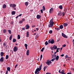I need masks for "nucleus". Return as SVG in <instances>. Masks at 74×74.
<instances>
[{"mask_svg":"<svg viewBox=\"0 0 74 74\" xmlns=\"http://www.w3.org/2000/svg\"><path fill=\"white\" fill-rule=\"evenodd\" d=\"M41 67H42V64H41L40 66H39V67L38 68H37L35 71V74H40V71L41 70Z\"/></svg>","mask_w":74,"mask_h":74,"instance_id":"1","label":"nucleus"},{"mask_svg":"<svg viewBox=\"0 0 74 74\" xmlns=\"http://www.w3.org/2000/svg\"><path fill=\"white\" fill-rule=\"evenodd\" d=\"M53 18H52L49 22V24L48 25V27H52L54 24V22L53 21Z\"/></svg>","mask_w":74,"mask_h":74,"instance_id":"2","label":"nucleus"},{"mask_svg":"<svg viewBox=\"0 0 74 74\" xmlns=\"http://www.w3.org/2000/svg\"><path fill=\"white\" fill-rule=\"evenodd\" d=\"M51 39H49L48 40V42L49 44H54L55 42V41L53 40L52 39V38H51Z\"/></svg>","mask_w":74,"mask_h":74,"instance_id":"3","label":"nucleus"},{"mask_svg":"<svg viewBox=\"0 0 74 74\" xmlns=\"http://www.w3.org/2000/svg\"><path fill=\"white\" fill-rule=\"evenodd\" d=\"M18 48L16 46H15L13 49V51L14 52H16L18 50Z\"/></svg>","mask_w":74,"mask_h":74,"instance_id":"4","label":"nucleus"},{"mask_svg":"<svg viewBox=\"0 0 74 74\" xmlns=\"http://www.w3.org/2000/svg\"><path fill=\"white\" fill-rule=\"evenodd\" d=\"M46 63L47 64V65L49 66V65H50V64H51V63H52V62H51V61L50 60L49 61L47 62Z\"/></svg>","mask_w":74,"mask_h":74,"instance_id":"5","label":"nucleus"},{"mask_svg":"<svg viewBox=\"0 0 74 74\" xmlns=\"http://www.w3.org/2000/svg\"><path fill=\"white\" fill-rule=\"evenodd\" d=\"M62 37H64V38H67L68 37L67 36H66V35L63 34V33H62Z\"/></svg>","mask_w":74,"mask_h":74,"instance_id":"6","label":"nucleus"},{"mask_svg":"<svg viewBox=\"0 0 74 74\" xmlns=\"http://www.w3.org/2000/svg\"><path fill=\"white\" fill-rule=\"evenodd\" d=\"M53 8H51L49 10V13H52L53 12Z\"/></svg>","mask_w":74,"mask_h":74,"instance_id":"7","label":"nucleus"},{"mask_svg":"<svg viewBox=\"0 0 74 74\" xmlns=\"http://www.w3.org/2000/svg\"><path fill=\"white\" fill-rule=\"evenodd\" d=\"M58 15V16H62V12H61V11H60L59 12Z\"/></svg>","mask_w":74,"mask_h":74,"instance_id":"8","label":"nucleus"},{"mask_svg":"<svg viewBox=\"0 0 74 74\" xmlns=\"http://www.w3.org/2000/svg\"><path fill=\"white\" fill-rule=\"evenodd\" d=\"M36 18L38 19H40L41 18V15L38 14L36 16Z\"/></svg>","mask_w":74,"mask_h":74,"instance_id":"9","label":"nucleus"},{"mask_svg":"<svg viewBox=\"0 0 74 74\" xmlns=\"http://www.w3.org/2000/svg\"><path fill=\"white\" fill-rule=\"evenodd\" d=\"M26 29H28L30 28V27L28 24H27L25 26Z\"/></svg>","mask_w":74,"mask_h":74,"instance_id":"10","label":"nucleus"},{"mask_svg":"<svg viewBox=\"0 0 74 74\" xmlns=\"http://www.w3.org/2000/svg\"><path fill=\"white\" fill-rule=\"evenodd\" d=\"M4 61V59H3V57H2L1 58V59H0V62H3Z\"/></svg>","mask_w":74,"mask_h":74,"instance_id":"11","label":"nucleus"},{"mask_svg":"<svg viewBox=\"0 0 74 74\" xmlns=\"http://www.w3.org/2000/svg\"><path fill=\"white\" fill-rule=\"evenodd\" d=\"M7 7V5H6L5 4H4L3 5V8L4 9L6 8Z\"/></svg>","mask_w":74,"mask_h":74,"instance_id":"12","label":"nucleus"},{"mask_svg":"<svg viewBox=\"0 0 74 74\" xmlns=\"http://www.w3.org/2000/svg\"><path fill=\"white\" fill-rule=\"evenodd\" d=\"M57 48H58V47L55 45H54L53 46V48L54 49H57Z\"/></svg>","mask_w":74,"mask_h":74,"instance_id":"13","label":"nucleus"},{"mask_svg":"<svg viewBox=\"0 0 74 74\" xmlns=\"http://www.w3.org/2000/svg\"><path fill=\"white\" fill-rule=\"evenodd\" d=\"M26 54L27 56H29V50H27V51Z\"/></svg>","mask_w":74,"mask_h":74,"instance_id":"14","label":"nucleus"},{"mask_svg":"<svg viewBox=\"0 0 74 74\" xmlns=\"http://www.w3.org/2000/svg\"><path fill=\"white\" fill-rule=\"evenodd\" d=\"M29 36V32L27 31L26 32V37H28Z\"/></svg>","mask_w":74,"mask_h":74,"instance_id":"15","label":"nucleus"},{"mask_svg":"<svg viewBox=\"0 0 74 74\" xmlns=\"http://www.w3.org/2000/svg\"><path fill=\"white\" fill-rule=\"evenodd\" d=\"M59 56H57L56 58V60L57 61L59 59Z\"/></svg>","mask_w":74,"mask_h":74,"instance_id":"16","label":"nucleus"},{"mask_svg":"<svg viewBox=\"0 0 74 74\" xmlns=\"http://www.w3.org/2000/svg\"><path fill=\"white\" fill-rule=\"evenodd\" d=\"M3 54L4 53H3V52H1L0 53L1 56V57H3Z\"/></svg>","mask_w":74,"mask_h":74,"instance_id":"17","label":"nucleus"},{"mask_svg":"<svg viewBox=\"0 0 74 74\" xmlns=\"http://www.w3.org/2000/svg\"><path fill=\"white\" fill-rule=\"evenodd\" d=\"M63 28V26L62 25H61L60 26V29H62Z\"/></svg>","mask_w":74,"mask_h":74,"instance_id":"18","label":"nucleus"},{"mask_svg":"<svg viewBox=\"0 0 74 74\" xmlns=\"http://www.w3.org/2000/svg\"><path fill=\"white\" fill-rule=\"evenodd\" d=\"M59 8L60 9V10H62L63 9V7L62 6V5H60L59 6Z\"/></svg>","mask_w":74,"mask_h":74,"instance_id":"19","label":"nucleus"},{"mask_svg":"<svg viewBox=\"0 0 74 74\" xmlns=\"http://www.w3.org/2000/svg\"><path fill=\"white\" fill-rule=\"evenodd\" d=\"M63 25L64 27H66L68 25V24L66 23H64L63 24Z\"/></svg>","mask_w":74,"mask_h":74,"instance_id":"20","label":"nucleus"},{"mask_svg":"<svg viewBox=\"0 0 74 74\" xmlns=\"http://www.w3.org/2000/svg\"><path fill=\"white\" fill-rule=\"evenodd\" d=\"M27 44H25V48H26V49H27Z\"/></svg>","mask_w":74,"mask_h":74,"instance_id":"21","label":"nucleus"},{"mask_svg":"<svg viewBox=\"0 0 74 74\" xmlns=\"http://www.w3.org/2000/svg\"><path fill=\"white\" fill-rule=\"evenodd\" d=\"M43 11H45V6H42V10Z\"/></svg>","mask_w":74,"mask_h":74,"instance_id":"22","label":"nucleus"},{"mask_svg":"<svg viewBox=\"0 0 74 74\" xmlns=\"http://www.w3.org/2000/svg\"><path fill=\"white\" fill-rule=\"evenodd\" d=\"M12 15H15V12L14 11L12 12Z\"/></svg>","mask_w":74,"mask_h":74,"instance_id":"23","label":"nucleus"},{"mask_svg":"<svg viewBox=\"0 0 74 74\" xmlns=\"http://www.w3.org/2000/svg\"><path fill=\"white\" fill-rule=\"evenodd\" d=\"M25 4L26 6H27L28 4H29V3L27 2H26L25 3Z\"/></svg>","mask_w":74,"mask_h":74,"instance_id":"24","label":"nucleus"},{"mask_svg":"<svg viewBox=\"0 0 74 74\" xmlns=\"http://www.w3.org/2000/svg\"><path fill=\"white\" fill-rule=\"evenodd\" d=\"M6 32H7V30L4 29L3 31V33H5Z\"/></svg>","mask_w":74,"mask_h":74,"instance_id":"25","label":"nucleus"},{"mask_svg":"<svg viewBox=\"0 0 74 74\" xmlns=\"http://www.w3.org/2000/svg\"><path fill=\"white\" fill-rule=\"evenodd\" d=\"M16 39L14 38L13 39V42H15L16 41Z\"/></svg>","mask_w":74,"mask_h":74,"instance_id":"26","label":"nucleus"},{"mask_svg":"<svg viewBox=\"0 0 74 74\" xmlns=\"http://www.w3.org/2000/svg\"><path fill=\"white\" fill-rule=\"evenodd\" d=\"M46 69H47V67H46V66H44L43 68L44 71H45V70H46Z\"/></svg>","mask_w":74,"mask_h":74,"instance_id":"27","label":"nucleus"},{"mask_svg":"<svg viewBox=\"0 0 74 74\" xmlns=\"http://www.w3.org/2000/svg\"><path fill=\"white\" fill-rule=\"evenodd\" d=\"M18 39H20L21 38V37L20 36V35H18L17 36Z\"/></svg>","mask_w":74,"mask_h":74,"instance_id":"28","label":"nucleus"},{"mask_svg":"<svg viewBox=\"0 0 74 74\" xmlns=\"http://www.w3.org/2000/svg\"><path fill=\"white\" fill-rule=\"evenodd\" d=\"M12 35H11L9 37V40H12Z\"/></svg>","mask_w":74,"mask_h":74,"instance_id":"29","label":"nucleus"},{"mask_svg":"<svg viewBox=\"0 0 74 74\" xmlns=\"http://www.w3.org/2000/svg\"><path fill=\"white\" fill-rule=\"evenodd\" d=\"M7 70L9 71H10V67H7Z\"/></svg>","mask_w":74,"mask_h":74,"instance_id":"30","label":"nucleus"},{"mask_svg":"<svg viewBox=\"0 0 74 74\" xmlns=\"http://www.w3.org/2000/svg\"><path fill=\"white\" fill-rule=\"evenodd\" d=\"M8 32L9 34H11V30H8Z\"/></svg>","mask_w":74,"mask_h":74,"instance_id":"31","label":"nucleus"},{"mask_svg":"<svg viewBox=\"0 0 74 74\" xmlns=\"http://www.w3.org/2000/svg\"><path fill=\"white\" fill-rule=\"evenodd\" d=\"M60 50V48H57V49L56 51V52H59V50Z\"/></svg>","mask_w":74,"mask_h":74,"instance_id":"32","label":"nucleus"},{"mask_svg":"<svg viewBox=\"0 0 74 74\" xmlns=\"http://www.w3.org/2000/svg\"><path fill=\"white\" fill-rule=\"evenodd\" d=\"M15 7H16V5H15V4H13V6H12L13 8H15Z\"/></svg>","mask_w":74,"mask_h":74,"instance_id":"33","label":"nucleus"},{"mask_svg":"<svg viewBox=\"0 0 74 74\" xmlns=\"http://www.w3.org/2000/svg\"><path fill=\"white\" fill-rule=\"evenodd\" d=\"M45 45H48V41H46L45 42Z\"/></svg>","mask_w":74,"mask_h":74,"instance_id":"34","label":"nucleus"},{"mask_svg":"<svg viewBox=\"0 0 74 74\" xmlns=\"http://www.w3.org/2000/svg\"><path fill=\"white\" fill-rule=\"evenodd\" d=\"M8 55H6V56L5 59H8Z\"/></svg>","mask_w":74,"mask_h":74,"instance_id":"35","label":"nucleus"},{"mask_svg":"<svg viewBox=\"0 0 74 74\" xmlns=\"http://www.w3.org/2000/svg\"><path fill=\"white\" fill-rule=\"evenodd\" d=\"M51 56H52V57H51V59H53V58H55V56L54 55H52L51 54Z\"/></svg>","mask_w":74,"mask_h":74,"instance_id":"36","label":"nucleus"},{"mask_svg":"<svg viewBox=\"0 0 74 74\" xmlns=\"http://www.w3.org/2000/svg\"><path fill=\"white\" fill-rule=\"evenodd\" d=\"M20 24H22V23H23V21H19Z\"/></svg>","mask_w":74,"mask_h":74,"instance_id":"37","label":"nucleus"},{"mask_svg":"<svg viewBox=\"0 0 74 74\" xmlns=\"http://www.w3.org/2000/svg\"><path fill=\"white\" fill-rule=\"evenodd\" d=\"M44 47H43L41 49V52H43V51H44Z\"/></svg>","mask_w":74,"mask_h":74,"instance_id":"38","label":"nucleus"},{"mask_svg":"<svg viewBox=\"0 0 74 74\" xmlns=\"http://www.w3.org/2000/svg\"><path fill=\"white\" fill-rule=\"evenodd\" d=\"M49 33H50V34H51V33H52V30H50L49 31Z\"/></svg>","mask_w":74,"mask_h":74,"instance_id":"39","label":"nucleus"},{"mask_svg":"<svg viewBox=\"0 0 74 74\" xmlns=\"http://www.w3.org/2000/svg\"><path fill=\"white\" fill-rule=\"evenodd\" d=\"M57 31H58V30H60V28H56L55 29Z\"/></svg>","mask_w":74,"mask_h":74,"instance_id":"40","label":"nucleus"},{"mask_svg":"<svg viewBox=\"0 0 74 74\" xmlns=\"http://www.w3.org/2000/svg\"><path fill=\"white\" fill-rule=\"evenodd\" d=\"M56 59H55V58H53V59H51V61L52 62H53V61H54L55 60H56Z\"/></svg>","mask_w":74,"mask_h":74,"instance_id":"41","label":"nucleus"},{"mask_svg":"<svg viewBox=\"0 0 74 74\" xmlns=\"http://www.w3.org/2000/svg\"><path fill=\"white\" fill-rule=\"evenodd\" d=\"M10 7H12V6L13 5V4H10Z\"/></svg>","mask_w":74,"mask_h":74,"instance_id":"42","label":"nucleus"},{"mask_svg":"<svg viewBox=\"0 0 74 74\" xmlns=\"http://www.w3.org/2000/svg\"><path fill=\"white\" fill-rule=\"evenodd\" d=\"M64 15H65V13L64 12H62V16H64Z\"/></svg>","mask_w":74,"mask_h":74,"instance_id":"43","label":"nucleus"},{"mask_svg":"<svg viewBox=\"0 0 74 74\" xmlns=\"http://www.w3.org/2000/svg\"><path fill=\"white\" fill-rule=\"evenodd\" d=\"M42 55H41L40 56V60H41V59H42Z\"/></svg>","mask_w":74,"mask_h":74,"instance_id":"44","label":"nucleus"},{"mask_svg":"<svg viewBox=\"0 0 74 74\" xmlns=\"http://www.w3.org/2000/svg\"><path fill=\"white\" fill-rule=\"evenodd\" d=\"M21 21H22V22H24V21H25V19L23 18Z\"/></svg>","mask_w":74,"mask_h":74,"instance_id":"45","label":"nucleus"},{"mask_svg":"<svg viewBox=\"0 0 74 74\" xmlns=\"http://www.w3.org/2000/svg\"><path fill=\"white\" fill-rule=\"evenodd\" d=\"M67 58H68V56L67 55H66L65 57V59H66Z\"/></svg>","mask_w":74,"mask_h":74,"instance_id":"46","label":"nucleus"},{"mask_svg":"<svg viewBox=\"0 0 74 74\" xmlns=\"http://www.w3.org/2000/svg\"><path fill=\"white\" fill-rule=\"evenodd\" d=\"M43 10H40V11L41 12V13H43Z\"/></svg>","mask_w":74,"mask_h":74,"instance_id":"47","label":"nucleus"},{"mask_svg":"<svg viewBox=\"0 0 74 74\" xmlns=\"http://www.w3.org/2000/svg\"><path fill=\"white\" fill-rule=\"evenodd\" d=\"M64 54H62L61 55V57H63V56H64Z\"/></svg>","mask_w":74,"mask_h":74,"instance_id":"48","label":"nucleus"},{"mask_svg":"<svg viewBox=\"0 0 74 74\" xmlns=\"http://www.w3.org/2000/svg\"><path fill=\"white\" fill-rule=\"evenodd\" d=\"M3 46H5V45H5V42H4L3 43Z\"/></svg>","mask_w":74,"mask_h":74,"instance_id":"49","label":"nucleus"},{"mask_svg":"<svg viewBox=\"0 0 74 74\" xmlns=\"http://www.w3.org/2000/svg\"><path fill=\"white\" fill-rule=\"evenodd\" d=\"M60 71H61V70H59V73H62V72H60Z\"/></svg>","mask_w":74,"mask_h":74,"instance_id":"50","label":"nucleus"},{"mask_svg":"<svg viewBox=\"0 0 74 74\" xmlns=\"http://www.w3.org/2000/svg\"><path fill=\"white\" fill-rule=\"evenodd\" d=\"M32 27H36V25H33L32 26Z\"/></svg>","mask_w":74,"mask_h":74,"instance_id":"51","label":"nucleus"},{"mask_svg":"<svg viewBox=\"0 0 74 74\" xmlns=\"http://www.w3.org/2000/svg\"><path fill=\"white\" fill-rule=\"evenodd\" d=\"M22 14H19L18 16H22Z\"/></svg>","mask_w":74,"mask_h":74,"instance_id":"52","label":"nucleus"},{"mask_svg":"<svg viewBox=\"0 0 74 74\" xmlns=\"http://www.w3.org/2000/svg\"><path fill=\"white\" fill-rule=\"evenodd\" d=\"M23 30H25V28H23L22 29Z\"/></svg>","mask_w":74,"mask_h":74,"instance_id":"53","label":"nucleus"},{"mask_svg":"<svg viewBox=\"0 0 74 74\" xmlns=\"http://www.w3.org/2000/svg\"><path fill=\"white\" fill-rule=\"evenodd\" d=\"M36 29L37 31H38V30H39V29H38V28H36Z\"/></svg>","mask_w":74,"mask_h":74,"instance_id":"54","label":"nucleus"},{"mask_svg":"<svg viewBox=\"0 0 74 74\" xmlns=\"http://www.w3.org/2000/svg\"><path fill=\"white\" fill-rule=\"evenodd\" d=\"M46 74H51V73H47Z\"/></svg>","mask_w":74,"mask_h":74,"instance_id":"55","label":"nucleus"},{"mask_svg":"<svg viewBox=\"0 0 74 74\" xmlns=\"http://www.w3.org/2000/svg\"><path fill=\"white\" fill-rule=\"evenodd\" d=\"M38 34H37V35H36V37H38Z\"/></svg>","mask_w":74,"mask_h":74,"instance_id":"56","label":"nucleus"},{"mask_svg":"<svg viewBox=\"0 0 74 74\" xmlns=\"http://www.w3.org/2000/svg\"><path fill=\"white\" fill-rule=\"evenodd\" d=\"M60 41V39H59L57 40V42H58V41Z\"/></svg>","mask_w":74,"mask_h":74,"instance_id":"57","label":"nucleus"},{"mask_svg":"<svg viewBox=\"0 0 74 74\" xmlns=\"http://www.w3.org/2000/svg\"><path fill=\"white\" fill-rule=\"evenodd\" d=\"M61 73H62V74H65V73H64V72H61Z\"/></svg>","mask_w":74,"mask_h":74,"instance_id":"58","label":"nucleus"},{"mask_svg":"<svg viewBox=\"0 0 74 74\" xmlns=\"http://www.w3.org/2000/svg\"><path fill=\"white\" fill-rule=\"evenodd\" d=\"M17 64L15 66V69H16V67H17Z\"/></svg>","mask_w":74,"mask_h":74,"instance_id":"59","label":"nucleus"},{"mask_svg":"<svg viewBox=\"0 0 74 74\" xmlns=\"http://www.w3.org/2000/svg\"><path fill=\"white\" fill-rule=\"evenodd\" d=\"M18 17H19V16H16V19H17V18H18Z\"/></svg>","mask_w":74,"mask_h":74,"instance_id":"60","label":"nucleus"},{"mask_svg":"<svg viewBox=\"0 0 74 74\" xmlns=\"http://www.w3.org/2000/svg\"><path fill=\"white\" fill-rule=\"evenodd\" d=\"M62 49H63V48L61 47L60 48V51H61L62 50Z\"/></svg>","mask_w":74,"mask_h":74,"instance_id":"61","label":"nucleus"},{"mask_svg":"<svg viewBox=\"0 0 74 74\" xmlns=\"http://www.w3.org/2000/svg\"><path fill=\"white\" fill-rule=\"evenodd\" d=\"M63 47H66V45H64L63 46Z\"/></svg>","mask_w":74,"mask_h":74,"instance_id":"62","label":"nucleus"},{"mask_svg":"<svg viewBox=\"0 0 74 74\" xmlns=\"http://www.w3.org/2000/svg\"><path fill=\"white\" fill-rule=\"evenodd\" d=\"M74 40L73 39V45H74Z\"/></svg>","mask_w":74,"mask_h":74,"instance_id":"63","label":"nucleus"},{"mask_svg":"<svg viewBox=\"0 0 74 74\" xmlns=\"http://www.w3.org/2000/svg\"><path fill=\"white\" fill-rule=\"evenodd\" d=\"M67 74H71V73H67Z\"/></svg>","mask_w":74,"mask_h":74,"instance_id":"64","label":"nucleus"}]
</instances>
